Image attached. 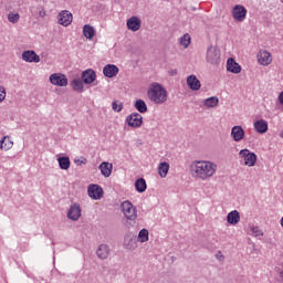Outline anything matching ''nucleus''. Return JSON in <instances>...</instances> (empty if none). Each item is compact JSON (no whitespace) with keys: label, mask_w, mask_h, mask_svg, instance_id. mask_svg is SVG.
I'll return each instance as SVG.
<instances>
[{"label":"nucleus","mask_w":283,"mask_h":283,"mask_svg":"<svg viewBox=\"0 0 283 283\" xmlns=\"http://www.w3.org/2000/svg\"><path fill=\"white\" fill-rule=\"evenodd\" d=\"M216 171H218V165L213 161L195 160L190 164V174L198 180H209L216 176Z\"/></svg>","instance_id":"f257e3e1"},{"label":"nucleus","mask_w":283,"mask_h":283,"mask_svg":"<svg viewBox=\"0 0 283 283\" xmlns=\"http://www.w3.org/2000/svg\"><path fill=\"white\" fill-rule=\"evenodd\" d=\"M148 101L154 105H165L169 98V93L163 84L153 82L147 90Z\"/></svg>","instance_id":"f03ea898"},{"label":"nucleus","mask_w":283,"mask_h":283,"mask_svg":"<svg viewBox=\"0 0 283 283\" xmlns=\"http://www.w3.org/2000/svg\"><path fill=\"white\" fill-rule=\"evenodd\" d=\"M122 212L124 213L126 220L134 221L138 218V211H136V207L130 201H123L120 203Z\"/></svg>","instance_id":"7ed1b4c3"},{"label":"nucleus","mask_w":283,"mask_h":283,"mask_svg":"<svg viewBox=\"0 0 283 283\" xmlns=\"http://www.w3.org/2000/svg\"><path fill=\"white\" fill-rule=\"evenodd\" d=\"M239 158L244 160L245 167H255V164L258 163V155L247 148L239 151Z\"/></svg>","instance_id":"20e7f679"},{"label":"nucleus","mask_w":283,"mask_h":283,"mask_svg":"<svg viewBox=\"0 0 283 283\" xmlns=\"http://www.w3.org/2000/svg\"><path fill=\"white\" fill-rule=\"evenodd\" d=\"M220 49L218 46L210 45L207 49V62L210 63V65H220Z\"/></svg>","instance_id":"39448f33"},{"label":"nucleus","mask_w":283,"mask_h":283,"mask_svg":"<svg viewBox=\"0 0 283 283\" xmlns=\"http://www.w3.org/2000/svg\"><path fill=\"white\" fill-rule=\"evenodd\" d=\"M126 125L128 127H133V129H138V127L143 126V115L139 113H132L125 119Z\"/></svg>","instance_id":"423d86ee"},{"label":"nucleus","mask_w":283,"mask_h":283,"mask_svg":"<svg viewBox=\"0 0 283 283\" xmlns=\"http://www.w3.org/2000/svg\"><path fill=\"white\" fill-rule=\"evenodd\" d=\"M50 83L57 87H67V76L62 73H53L50 75Z\"/></svg>","instance_id":"0eeeda50"},{"label":"nucleus","mask_w":283,"mask_h":283,"mask_svg":"<svg viewBox=\"0 0 283 283\" xmlns=\"http://www.w3.org/2000/svg\"><path fill=\"white\" fill-rule=\"evenodd\" d=\"M74 17L72 15V12L67 10H63L57 14V23L60 25H63L64 28H67V25H72Z\"/></svg>","instance_id":"6e6552de"},{"label":"nucleus","mask_w":283,"mask_h":283,"mask_svg":"<svg viewBox=\"0 0 283 283\" xmlns=\"http://www.w3.org/2000/svg\"><path fill=\"white\" fill-rule=\"evenodd\" d=\"M87 193L92 200H101L103 198V188L96 184H91L87 189Z\"/></svg>","instance_id":"1a4fd4ad"},{"label":"nucleus","mask_w":283,"mask_h":283,"mask_svg":"<svg viewBox=\"0 0 283 283\" xmlns=\"http://www.w3.org/2000/svg\"><path fill=\"white\" fill-rule=\"evenodd\" d=\"M81 213H82L81 203H73L67 211V218L69 220L76 222L81 218Z\"/></svg>","instance_id":"9d476101"},{"label":"nucleus","mask_w":283,"mask_h":283,"mask_svg":"<svg viewBox=\"0 0 283 283\" xmlns=\"http://www.w3.org/2000/svg\"><path fill=\"white\" fill-rule=\"evenodd\" d=\"M232 17L235 19V21L242 22L247 19V8L241 4L234 6L232 9Z\"/></svg>","instance_id":"9b49d317"},{"label":"nucleus","mask_w":283,"mask_h":283,"mask_svg":"<svg viewBox=\"0 0 283 283\" xmlns=\"http://www.w3.org/2000/svg\"><path fill=\"white\" fill-rule=\"evenodd\" d=\"M258 61L260 65H271V63H273V56L271 55V52L266 50H261L258 53Z\"/></svg>","instance_id":"f8f14e48"},{"label":"nucleus","mask_w":283,"mask_h":283,"mask_svg":"<svg viewBox=\"0 0 283 283\" xmlns=\"http://www.w3.org/2000/svg\"><path fill=\"white\" fill-rule=\"evenodd\" d=\"M22 60L25 61V63H40L41 62V57L39 56V54H36V52H34L32 50L24 51L22 53Z\"/></svg>","instance_id":"ddd939ff"},{"label":"nucleus","mask_w":283,"mask_h":283,"mask_svg":"<svg viewBox=\"0 0 283 283\" xmlns=\"http://www.w3.org/2000/svg\"><path fill=\"white\" fill-rule=\"evenodd\" d=\"M126 25L132 32H138V30H140L142 21L138 17L133 15L127 20Z\"/></svg>","instance_id":"4468645a"},{"label":"nucleus","mask_w":283,"mask_h":283,"mask_svg":"<svg viewBox=\"0 0 283 283\" xmlns=\"http://www.w3.org/2000/svg\"><path fill=\"white\" fill-rule=\"evenodd\" d=\"M82 81L86 85H91V83H94L96 81V72L92 69L85 70L82 72Z\"/></svg>","instance_id":"2eb2a0df"},{"label":"nucleus","mask_w":283,"mask_h":283,"mask_svg":"<svg viewBox=\"0 0 283 283\" xmlns=\"http://www.w3.org/2000/svg\"><path fill=\"white\" fill-rule=\"evenodd\" d=\"M187 85L190 90H192V92H198V90L202 87L200 80H198V77L193 74L187 77Z\"/></svg>","instance_id":"dca6fc26"},{"label":"nucleus","mask_w":283,"mask_h":283,"mask_svg":"<svg viewBox=\"0 0 283 283\" xmlns=\"http://www.w3.org/2000/svg\"><path fill=\"white\" fill-rule=\"evenodd\" d=\"M244 128L242 126H233L231 129V137L234 143H240L244 138Z\"/></svg>","instance_id":"f3484780"},{"label":"nucleus","mask_w":283,"mask_h":283,"mask_svg":"<svg viewBox=\"0 0 283 283\" xmlns=\"http://www.w3.org/2000/svg\"><path fill=\"white\" fill-rule=\"evenodd\" d=\"M227 70L232 74H240L242 72V66H240L233 57H229L227 61Z\"/></svg>","instance_id":"a211bd4d"},{"label":"nucleus","mask_w":283,"mask_h":283,"mask_svg":"<svg viewBox=\"0 0 283 283\" xmlns=\"http://www.w3.org/2000/svg\"><path fill=\"white\" fill-rule=\"evenodd\" d=\"M118 72H119L118 66H116L115 64H107L103 69V74L107 78H114V76H116Z\"/></svg>","instance_id":"6ab92c4d"},{"label":"nucleus","mask_w":283,"mask_h":283,"mask_svg":"<svg viewBox=\"0 0 283 283\" xmlns=\"http://www.w3.org/2000/svg\"><path fill=\"white\" fill-rule=\"evenodd\" d=\"M124 247L128 251H134V249H136V247H138V244L136 243V237H134V234H127L124 238Z\"/></svg>","instance_id":"aec40b11"},{"label":"nucleus","mask_w":283,"mask_h":283,"mask_svg":"<svg viewBox=\"0 0 283 283\" xmlns=\"http://www.w3.org/2000/svg\"><path fill=\"white\" fill-rule=\"evenodd\" d=\"M109 245L99 244L96 250V255L99 260H107V258H109Z\"/></svg>","instance_id":"412c9836"},{"label":"nucleus","mask_w":283,"mask_h":283,"mask_svg":"<svg viewBox=\"0 0 283 283\" xmlns=\"http://www.w3.org/2000/svg\"><path fill=\"white\" fill-rule=\"evenodd\" d=\"M254 129L258 134H266L269 132V123L264 119L254 122Z\"/></svg>","instance_id":"4be33fe9"},{"label":"nucleus","mask_w":283,"mask_h":283,"mask_svg":"<svg viewBox=\"0 0 283 283\" xmlns=\"http://www.w3.org/2000/svg\"><path fill=\"white\" fill-rule=\"evenodd\" d=\"M101 174L105 178H109L112 176V170L114 169V165L104 161L99 165Z\"/></svg>","instance_id":"5701e85b"},{"label":"nucleus","mask_w":283,"mask_h":283,"mask_svg":"<svg viewBox=\"0 0 283 283\" xmlns=\"http://www.w3.org/2000/svg\"><path fill=\"white\" fill-rule=\"evenodd\" d=\"M228 224L235 227L240 222V212L238 210H232L227 216Z\"/></svg>","instance_id":"b1692460"},{"label":"nucleus","mask_w":283,"mask_h":283,"mask_svg":"<svg viewBox=\"0 0 283 283\" xmlns=\"http://www.w3.org/2000/svg\"><path fill=\"white\" fill-rule=\"evenodd\" d=\"M59 167L60 169L67 171L70 169V166L72 165V161H70V157L62 156L57 158Z\"/></svg>","instance_id":"393cba45"},{"label":"nucleus","mask_w":283,"mask_h":283,"mask_svg":"<svg viewBox=\"0 0 283 283\" xmlns=\"http://www.w3.org/2000/svg\"><path fill=\"white\" fill-rule=\"evenodd\" d=\"M13 146H14V143L10 140V136H4L0 140V149H2L3 151H8L9 149H12Z\"/></svg>","instance_id":"a878e982"},{"label":"nucleus","mask_w":283,"mask_h":283,"mask_svg":"<svg viewBox=\"0 0 283 283\" xmlns=\"http://www.w3.org/2000/svg\"><path fill=\"white\" fill-rule=\"evenodd\" d=\"M135 189L138 191V193H145V191H147V181L145 178H138L135 181Z\"/></svg>","instance_id":"bb28decb"},{"label":"nucleus","mask_w":283,"mask_h":283,"mask_svg":"<svg viewBox=\"0 0 283 283\" xmlns=\"http://www.w3.org/2000/svg\"><path fill=\"white\" fill-rule=\"evenodd\" d=\"M134 107L139 114H147V103L144 99H136Z\"/></svg>","instance_id":"cd10ccee"},{"label":"nucleus","mask_w":283,"mask_h":283,"mask_svg":"<svg viewBox=\"0 0 283 283\" xmlns=\"http://www.w3.org/2000/svg\"><path fill=\"white\" fill-rule=\"evenodd\" d=\"M220 99L217 96L208 97L203 101L205 107H218Z\"/></svg>","instance_id":"c85d7f7f"},{"label":"nucleus","mask_w":283,"mask_h":283,"mask_svg":"<svg viewBox=\"0 0 283 283\" xmlns=\"http://www.w3.org/2000/svg\"><path fill=\"white\" fill-rule=\"evenodd\" d=\"M158 174L160 178H167V174H169V165L167 161L159 164Z\"/></svg>","instance_id":"c756f323"},{"label":"nucleus","mask_w":283,"mask_h":283,"mask_svg":"<svg viewBox=\"0 0 283 283\" xmlns=\"http://www.w3.org/2000/svg\"><path fill=\"white\" fill-rule=\"evenodd\" d=\"M83 34L85 36V39H94V27L90 25V24H85L83 27Z\"/></svg>","instance_id":"7c9ffc66"},{"label":"nucleus","mask_w":283,"mask_h":283,"mask_svg":"<svg viewBox=\"0 0 283 283\" xmlns=\"http://www.w3.org/2000/svg\"><path fill=\"white\" fill-rule=\"evenodd\" d=\"M138 241L143 243L149 242V230L147 229H142L138 233Z\"/></svg>","instance_id":"2f4dec72"},{"label":"nucleus","mask_w":283,"mask_h":283,"mask_svg":"<svg viewBox=\"0 0 283 283\" xmlns=\"http://www.w3.org/2000/svg\"><path fill=\"white\" fill-rule=\"evenodd\" d=\"M71 86L74 92H83V81L81 80H73Z\"/></svg>","instance_id":"473e14b6"},{"label":"nucleus","mask_w":283,"mask_h":283,"mask_svg":"<svg viewBox=\"0 0 283 283\" xmlns=\"http://www.w3.org/2000/svg\"><path fill=\"white\" fill-rule=\"evenodd\" d=\"M189 43H191V36H189V34L186 33L180 38V45H184L185 48H189Z\"/></svg>","instance_id":"72a5a7b5"},{"label":"nucleus","mask_w":283,"mask_h":283,"mask_svg":"<svg viewBox=\"0 0 283 283\" xmlns=\"http://www.w3.org/2000/svg\"><path fill=\"white\" fill-rule=\"evenodd\" d=\"M123 107H124V105H123L122 102L113 101V103H112V109H113V112L120 113V112H123Z\"/></svg>","instance_id":"f704fd0d"},{"label":"nucleus","mask_w":283,"mask_h":283,"mask_svg":"<svg viewBox=\"0 0 283 283\" xmlns=\"http://www.w3.org/2000/svg\"><path fill=\"white\" fill-rule=\"evenodd\" d=\"M20 19H21V15L19 13H9L8 14V21H10V23H19Z\"/></svg>","instance_id":"c9c22d12"},{"label":"nucleus","mask_w":283,"mask_h":283,"mask_svg":"<svg viewBox=\"0 0 283 283\" xmlns=\"http://www.w3.org/2000/svg\"><path fill=\"white\" fill-rule=\"evenodd\" d=\"M250 230L252 231V233H253V235H254L255 238H260V235H264V232H262V230H261L260 227H258V226H252V227L250 228Z\"/></svg>","instance_id":"e433bc0d"},{"label":"nucleus","mask_w":283,"mask_h":283,"mask_svg":"<svg viewBox=\"0 0 283 283\" xmlns=\"http://www.w3.org/2000/svg\"><path fill=\"white\" fill-rule=\"evenodd\" d=\"M6 101V87L0 85V103H3Z\"/></svg>","instance_id":"4c0bfd02"},{"label":"nucleus","mask_w":283,"mask_h":283,"mask_svg":"<svg viewBox=\"0 0 283 283\" xmlns=\"http://www.w3.org/2000/svg\"><path fill=\"white\" fill-rule=\"evenodd\" d=\"M217 260H219V262H222V260H224V254H222L221 251L217 253Z\"/></svg>","instance_id":"58836bf2"},{"label":"nucleus","mask_w":283,"mask_h":283,"mask_svg":"<svg viewBox=\"0 0 283 283\" xmlns=\"http://www.w3.org/2000/svg\"><path fill=\"white\" fill-rule=\"evenodd\" d=\"M45 9H41L40 11H39V17L41 18V19H45Z\"/></svg>","instance_id":"ea45409f"},{"label":"nucleus","mask_w":283,"mask_h":283,"mask_svg":"<svg viewBox=\"0 0 283 283\" xmlns=\"http://www.w3.org/2000/svg\"><path fill=\"white\" fill-rule=\"evenodd\" d=\"M176 74H178V70L174 69V70L169 71L170 76H176Z\"/></svg>","instance_id":"a19ab883"},{"label":"nucleus","mask_w":283,"mask_h":283,"mask_svg":"<svg viewBox=\"0 0 283 283\" xmlns=\"http://www.w3.org/2000/svg\"><path fill=\"white\" fill-rule=\"evenodd\" d=\"M279 103L280 105H283V91L279 95Z\"/></svg>","instance_id":"79ce46f5"},{"label":"nucleus","mask_w":283,"mask_h":283,"mask_svg":"<svg viewBox=\"0 0 283 283\" xmlns=\"http://www.w3.org/2000/svg\"><path fill=\"white\" fill-rule=\"evenodd\" d=\"M280 137L283 138V129L280 133Z\"/></svg>","instance_id":"37998d69"},{"label":"nucleus","mask_w":283,"mask_h":283,"mask_svg":"<svg viewBox=\"0 0 283 283\" xmlns=\"http://www.w3.org/2000/svg\"><path fill=\"white\" fill-rule=\"evenodd\" d=\"M281 1V3H283V0H280Z\"/></svg>","instance_id":"c03bdc74"}]
</instances>
